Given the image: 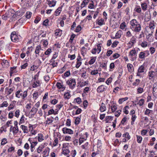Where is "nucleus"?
Segmentation results:
<instances>
[{
	"label": "nucleus",
	"instance_id": "nucleus-37",
	"mask_svg": "<svg viewBox=\"0 0 157 157\" xmlns=\"http://www.w3.org/2000/svg\"><path fill=\"white\" fill-rule=\"evenodd\" d=\"M140 82V80L138 79H136V80L135 81L132 83V85L134 86H137L139 84Z\"/></svg>",
	"mask_w": 157,
	"mask_h": 157
},
{
	"label": "nucleus",
	"instance_id": "nucleus-16",
	"mask_svg": "<svg viewBox=\"0 0 157 157\" xmlns=\"http://www.w3.org/2000/svg\"><path fill=\"white\" fill-rule=\"evenodd\" d=\"M51 52L52 50L50 48L48 49L47 51L45 52L44 54L43 55V56H41V57H42V59L43 60L45 59V58H44V55H48Z\"/></svg>",
	"mask_w": 157,
	"mask_h": 157
},
{
	"label": "nucleus",
	"instance_id": "nucleus-55",
	"mask_svg": "<svg viewBox=\"0 0 157 157\" xmlns=\"http://www.w3.org/2000/svg\"><path fill=\"white\" fill-rule=\"evenodd\" d=\"M121 110H119L115 112V116L117 117H118L121 114Z\"/></svg>",
	"mask_w": 157,
	"mask_h": 157
},
{
	"label": "nucleus",
	"instance_id": "nucleus-5",
	"mask_svg": "<svg viewBox=\"0 0 157 157\" xmlns=\"http://www.w3.org/2000/svg\"><path fill=\"white\" fill-rule=\"evenodd\" d=\"M149 55V51H148L141 52L139 54V57L140 59H143L146 57L148 56Z\"/></svg>",
	"mask_w": 157,
	"mask_h": 157
},
{
	"label": "nucleus",
	"instance_id": "nucleus-11",
	"mask_svg": "<svg viewBox=\"0 0 157 157\" xmlns=\"http://www.w3.org/2000/svg\"><path fill=\"white\" fill-rule=\"evenodd\" d=\"M41 49V47L40 46L38 45L36 47V49L35 52L36 54L35 56L36 57H37L39 55V53Z\"/></svg>",
	"mask_w": 157,
	"mask_h": 157
},
{
	"label": "nucleus",
	"instance_id": "nucleus-23",
	"mask_svg": "<svg viewBox=\"0 0 157 157\" xmlns=\"http://www.w3.org/2000/svg\"><path fill=\"white\" fill-rule=\"evenodd\" d=\"M97 21V22L99 25L101 26L105 24V23L104 22V20L102 18H101L100 20L98 19Z\"/></svg>",
	"mask_w": 157,
	"mask_h": 157
},
{
	"label": "nucleus",
	"instance_id": "nucleus-36",
	"mask_svg": "<svg viewBox=\"0 0 157 157\" xmlns=\"http://www.w3.org/2000/svg\"><path fill=\"white\" fill-rule=\"evenodd\" d=\"M136 117L135 114H132V116L131 119L132 120L131 122V124L132 125L133 124H134V122L135 121L136 119Z\"/></svg>",
	"mask_w": 157,
	"mask_h": 157
},
{
	"label": "nucleus",
	"instance_id": "nucleus-19",
	"mask_svg": "<svg viewBox=\"0 0 157 157\" xmlns=\"http://www.w3.org/2000/svg\"><path fill=\"white\" fill-rule=\"evenodd\" d=\"M55 34L56 36H60L62 34V30L59 29H56L55 31Z\"/></svg>",
	"mask_w": 157,
	"mask_h": 157
},
{
	"label": "nucleus",
	"instance_id": "nucleus-7",
	"mask_svg": "<svg viewBox=\"0 0 157 157\" xmlns=\"http://www.w3.org/2000/svg\"><path fill=\"white\" fill-rule=\"evenodd\" d=\"M145 70V68L144 65H142L138 68L137 72L136 73V76H141V73L144 72Z\"/></svg>",
	"mask_w": 157,
	"mask_h": 157
},
{
	"label": "nucleus",
	"instance_id": "nucleus-18",
	"mask_svg": "<svg viewBox=\"0 0 157 157\" xmlns=\"http://www.w3.org/2000/svg\"><path fill=\"white\" fill-rule=\"evenodd\" d=\"M99 109L101 112H103L106 110V107L105 106L104 104L103 103H102L101 104V105Z\"/></svg>",
	"mask_w": 157,
	"mask_h": 157
},
{
	"label": "nucleus",
	"instance_id": "nucleus-53",
	"mask_svg": "<svg viewBox=\"0 0 157 157\" xmlns=\"http://www.w3.org/2000/svg\"><path fill=\"white\" fill-rule=\"evenodd\" d=\"M125 35L127 37H130L132 36V33L130 31H128L126 32Z\"/></svg>",
	"mask_w": 157,
	"mask_h": 157
},
{
	"label": "nucleus",
	"instance_id": "nucleus-20",
	"mask_svg": "<svg viewBox=\"0 0 157 157\" xmlns=\"http://www.w3.org/2000/svg\"><path fill=\"white\" fill-rule=\"evenodd\" d=\"M20 128L22 129L24 133H27L28 132V128L27 126L22 125L21 126Z\"/></svg>",
	"mask_w": 157,
	"mask_h": 157
},
{
	"label": "nucleus",
	"instance_id": "nucleus-60",
	"mask_svg": "<svg viewBox=\"0 0 157 157\" xmlns=\"http://www.w3.org/2000/svg\"><path fill=\"white\" fill-rule=\"evenodd\" d=\"M80 122V118L78 117H77L75 121V124H78Z\"/></svg>",
	"mask_w": 157,
	"mask_h": 157
},
{
	"label": "nucleus",
	"instance_id": "nucleus-41",
	"mask_svg": "<svg viewBox=\"0 0 157 157\" xmlns=\"http://www.w3.org/2000/svg\"><path fill=\"white\" fill-rule=\"evenodd\" d=\"M70 95L68 92L64 94V97L65 99H69L70 98Z\"/></svg>",
	"mask_w": 157,
	"mask_h": 157
},
{
	"label": "nucleus",
	"instance_id": "nucleus-64",
	"mask_svg": "<svg viewBox=\"0 0 157 157\" xmlns=\"http://www.w3.org/2000/svg\"><path fill=\"white\" fill-rule=\"evenodd\" d=\"M23 151L21 149H19L17 151V154L18 156H21L23 154Z\"/></svg>",
	"mask_w": 157,
	"mask_h": 157
},
{
	"label": "nucleus",
	"instance_id": "nucleus-1",
	"mask_svg": "<svg viewBox=\"0 0 157 157\" xmlns=\"http://www.w3.org/2000/svg\"><path fill=\"white\" fill-rule=\"evenodd\" d=\"M130 28L132 31L135 32H139L141 29V26L139 22L135 19L131 20L130 22Z\"/></svg>",
	"mask_w": 157,
	"mask_h": 157
},
{
	"label": "nucleus",
	"instance_id": "nucleus-13",
	"mask_svg": "<svg viewBox=\"0 0 157 157\" xmlns=\"http://www.w3.org/2000/svg\"><path fill=\"white\" fill-rule=\"evenodd\" d=\"M14 89V87H12L10 88H9L8 87H6L5 88V90H7V95H9L13 91Z\"/></svg>",
	"mask_w": 157,
	"mask_h": 157
},
{
	"label": "nucleus",
	"instance_id": "nucleus-28",
	"mask_svg": "<svg viewBox=\"0 0 157 157\" xmlns=\"http://www.w3.org/2000/svg\"><path fill=\"white\" fill-rule=\"evenodd\" d=\"M127 67L129 72H132L133 71V66L130 63H128L127 65Z\"/></svg>",
	"mask_w": 157,
	"mask_h": 157
},
{
	"label": "nucleus",
	"instance_id": "nucleus-54",
	"mask_svg": "<svg viewBox=\"0 0 157 157\" xmlns=\"http://www.w3.org/2000/svg\"><path fill=\"white\" fill-rule=\"evenodd\" d=\"M8 105V104L7 102L6 101H4L1 105V107H7Z\"/></svg>",
	"mask_w": 157,
	"mask_h": 157
},
{
	"label": "nucleus",
	"instance_id": "nucleus-32",
	"mask_svg": "<svg viewBox=\"0 0 157 157\" xmlns=\"http://www.w3.org/2000/svg\"><path fill=\"white\" fill-rule=\"evenodd\" d=\"M96 59V57H94L92 58L89 61V64L90 65H91V64H93L95 61Z\"/></svg>",
	"mask_w": 157,
	"mask_h": 157
},
{
	"label": "nucleus",
	"instance_id": "nucleus-62",
	"mask_svg": "<svg viewBox=\"0 0 157 157\" xmlns=\"http://www.w3.org/2000/svg\"><path fill=\"white\" fill-rule=\"evenodd\" d=\"M112 78H109L105 82L108 85L109 84V83H111L112 81Z\"/></svg>",
	"mask_w": 157,
	"mask_h": 157
},
{
	"label": "nucleus",
	"instance_id": "nucleus-50",
	"mask_svg": "<svg viewBox=\"0 0 157 157\" xmlns=\"http://www.w3.org/2000/svg\"><path fill=\"white\" fill-rule=\"evenodd\" d=\"M111 108L112 112L115 111L117 109V106L115 105H112L111 106Z\"/></svg>",
	"mask_w": 157,
	"mask_h": 157
},
{
	"label": "nucleus",
	"instance_id": "nucleus-49",
	"mask_svg": "<svg viewBox=\"0 0 157 157\" xmlns=\"http://www.w3.org/2000/svg\"><path fill=\"white\" fill-rule=\"evenodd\" d=\"M70 152L69 150H63L62 153L65 155H67V157H68V155Z\"/></svg>",
	"mask_w": 157,
	"mask_h": 157
},
{
	"label": "nucleus",
	"instance_id": "nucleus-59",
	"mask_svg": "<svg viewBox=\"0 0 157 157\" xmlns=\"http://www.w3.org/2000/svg\"><path fill=\"white\" fill-rule=\"evenodd\" d=\"M149 50L150 53L151 54H153L155 51V48L153 47H151V48H150Z\"/></svg>",
	"mask_w": 157,
	"mask_h": 157
},
{
	"label": "nucleus",
	"instance_id": "nucleus-38",
	"mask_svg": "<svg viewBox=\"0 0 157 157\" xmlns=\"http://www.w3.org/2000/svg\"><path fill=\"white\" fill-rule=\"evenodd\" d=\"M20 110L19 109H17L15 112L14 116L17 118H18L20 115Z\"/></svg>",
	"mask_w": 157,
	"mask_h": 157
},
{
	"label": "nucleus",
	"instance_id": "nucleus-57",
	"mask_svg": "<svg viewBox=\"0 0 157 157\" xmlns=\"http://www.w3.org/2000/svg\"><path fill=\"white\" fill-rule=\"evenodd\" d=\"M147 43L146 41H144L141 43V45L142 47H145L147 46Z\"/></svg>",
	"mask_w": 157,
	"mask_h": 157
},
{
	"label": "nucleus",
	"instance_id": "nucleus-25",
	"mask_svg": "<svg viewBox=\"0 0 157 157\" xmlns=\"http://www.w3.org/2000/svg\"><path fill=\"white\" fill-rule=\"evenodd\" d=\"M137 142L139 144L141 143L142 140V137L140 136L136 135Z\"/></svg>",
	"mask_w": 157,
	"mask_h": 157
},
{
	"label": "nucleus",
	"instance_id": "nucleus-15",
	"mask_svg": "<svg viewBox=\"0 0 157 157\" xmlns=\"http://www.w3.org/2000/svg\"><path fill=\"white\" fill-rule=\"evenodd\" d=\"M28 141H29L31 144V148H35V147L37 144V141H32L30 138L29 139Z\"/></svg>",
	"mask_w": 157,
	"mask_h": 157
},
{
	"label": "nucleus",
	"instance_id": "nucleus-3",
	"mask_svg": "<svg viewBox=\"0 0 157 157\" xmlns=\"http://www.w3.org/2000/svg\"><path fill=\"white\" fill-rule=\"evenodd\" d=\"M154 25L151 23L149 26H147L145 28V32L146 34L147 35V36H151L154 32Z\"/></svg>",
	"mask_w": 157,
	"mask_h": 157
},
{
	"label": "nucleus",
	"instance_id": "nucleus-4",
	"mask_svg": "<svg viewBox=\"0 0 157 157\" xmlns=\"http://www.w3.org/2000/svg\"><path fill=\"white\" fill-rule=\"evenodd\" d=\"M66 83L69 85L70 89H73L76 85L75 80L74 79H71L68 80Z\"/></svg>",
	"mask_w": 157,
	"mask_h": 157
},
{
	"label": "nucleus",
	"instance_id": "nucleus-22",
	"mask_svg": "<svg viewBox=\"0 0 157 157\" xmlns=\"http://www.w3.org/2000/svg\"><path fill=\"white\" fill-rule=\"evenodd\" d=\"M10 131V132H11L12 131L13 134H16L18 132L16 128L13 127L12 126H11Z\"/></svg>",
	"mask_w": 157,
	"mask_h": 157
},
{
	"label": "nucleus",
	"instance_id": "nucleus-42",
	"mask_svg": "<svg viewBox=\"0 0 157 157\" xmlns=\"http://www.w3.org/2000/svg\"><path fill=\"white\" fill-rule=\"evenodd\" d=\"M129 108V107L128 106H126L124 109V112L126 114H127L128 113V109Z\"/></svg>",
	"mask_w": 157,
	"mask_h": 157
},
{
	"label": "nucleus",
	"instance_id": "nucleus-47",
	"mask_svg": "<svg viewBox=\"0 0 157 157\" xmlns=\"http://www.w3.org/2000/svg\"><path fill=\"white\" fill-rule=\"evenodd\" d=\"M82 64V62L81 61H77L75 67L76 68H78Z\"/></svg>",
	"mask_w": 157,
	"mask_h": 157
},
{
	"label": "nucleus",
	"instance_id": "nucleus-58",
	"mask_svg": "<svg viewBox=\"0 0 157 157\" xmlns=\"http://www.w3.org/2000/svg\"><path fill=\"white\" fill-rule=\"evenodd\" d=\"M82 27L80 25H78L75 29V32L78 33L81 30Z\"/></svg>",
	"mask_w": 157,
	"mask_h": 157
},
{
	"label": "nucleus",
	"instance_id": "nucleus-8",
	"mask_svg": "<svg viewBox=\"0 0 157 157\" xmlns=\"http://www.w3.org/2000/svg\"><path fill=\"white\" fill-rule=\"evenodd\" d=\"M11 39L13 41H18V36L16 35L15 32H13L11 35Z\"/></svg>",
	"mask_w": 157,
	"mask_h": 157
},
{
	"label": "nucleus",
	"instance_id": "nucleus-14",
	"mask_svg": "<svg viewBox=\"0 0 157 157\" xmlns=\"http://www.w3.org/2000/svg\"><path fill=\"white\" fill-rule=\"evenodd\" d=\"M148 74L149 79L150 80L155 77V72L154 71H149Z\"/></svg>",
	"mask_w": 157,
	"mask_h": 157
},
{
	"label": "nucleus",
	"instance_id": "nucleus-2",
	"mask_svg": "<svg viewBox=\"0 0 157 157\" xmlns=\"http://www.w3.org/2000/svg\"><path fill=\"white\" fill-rule=\"evenodd\" d=\"M16 97L18 98H21L24 100H25V98L27 95V91H23L21 90L17 91L15 94Z\"/></svg>",
	"mask_w": 157,
	"mask_h": 157
},
{
	"label": "nucleus",
	"instance_id": "nucleus-56",
	"mask_svg": "<svg viewBox=\"0 0 157 157\" xmlns=\"http://www.w3.org/2000/svg\"><path fill=\"white\" fill-rule=\"evenodd\" d=\"M58 139L57 138H55L53 142V145L54 146H56L58 144Z\"/></svg>",
	"mask_w": 157,
	"mask_h": 157
},
{
	"label": "nucleus",
	"instance_id": "nucleus-35",
	"mask_svg": "<svg viewBox=\"0 0 157 157\" xmlns=\"http://www.w3.org/2000/svg\"><path fill=\"white\" fill-rule=\"evenodd\" d=\"M113 120V117L111 116H108L105 117V120L106 123L109 122V120Z\"/></svg>",
	"mask_w": 157,
	"mask_h": 157
},
{
	"label": "nucleus",
	"instance_id": "nucleus-46",
	"mask_svg": "<svg viewBox=\"0 0 157 157\" xmlns=\"http://www.w3.org/2000/svg\"><path fill=\"white\" fill-rule=\"evenodd\" d=\"M48 114V115H51L53 114L54 115H56V113H55V111L53 109H52L49 110Z\"/></svg>",
	"mask_w": 157,
	"mask_h": 157
},
{
	"label": "nucleus",
	"instance_id": "nucleus-30",
	"mask_svg": "<svg viewBox=\"0 0 157 157\" xmlns=\"http://www.w3.org/2000/svg\"><path fill=\"white\" fill-rule=\"evenodd\" d=\"M123 136L125 138L127 139V140H129L131 136L129 135L128 132H126L123 135Z\"/></svg>",
	"mask_w": 157,
	"mask_h": 157
},
{
	"label": "nucleus",
	"instance_id": "nucleus-31",
	"mask_svg": "<svg viewBox=\"0 0 157 157\" xmlns=\"http://www.w3.org/2000/svg\"><path fill=\"white\" fill-rule=\"evenodd\" d=\"M88 84V82L87 81H85L81 82L80 85V86L81 87H82L86 86H87Z\"/></svg>",
	"mask_w": 157,
	"mask_h": 157
},
{
	"label": "nucleus",
	"instance_id": "nucleus-29",
	"mask_svg": "<svg viewBox=\"0 0 157 157\" xmlns=\"http://www.w3.org/2000/svg\"><path fill=\"white\" fill-rule=\"evenodd\" d=\"M89 0H84L81 4V8L84 7L89 2Z\"/></svg>",
	"mask_w": 157,
	"mask_h": 157
},
{
	"label": "nucleus",
	"instance_id": "nucleus-43",
	"mask_svg": "<svg viewBox=\"0 0 157 157\" xmlns=\"http://www.w3.org/2000/svg\"><path fill=\"white\" fill-rule=\"evenodd\" d=\"M61 8H58L55 11V14L56 16H58L61 12Z\"/></svg>",
	"mask_w": 157,
	"mask_h": 157
},
{
	"label": "nucleus",
	"instance_id": "nucleus-17",
	"mask_svg": "<svg viewBox=\"0 0 157 157\" xmlns=\"http://www.w3.org/2000/svg\"><path fill=\"white\" fill-rule=\"evenodd\" d=\"M57 87L59 89H63V90L65 89V87L62 85V83L60 82H58L56 84Z\"/></svg>",
	"mask_w": 157,
	"mask_h": 157
},
{
	"label": "nucleus",
	"instance_id": "nucleus-33",
	"mask_svg": "<svg viewBox=\"0 0 157 157\" xmlns=\"http://www.w3.org/2000/svg\"><path fill=\"white\" fill-rule=\"evenodd\" d=\"M141 7L142 9L144 10H146L147 7V5L146 3H143L141 4Z\"/></svg>",
	"mask_w": 157,
	"mask_h": 157
},
{
	"label": "nucleus",
	"instance_id": "nucleus-40",
	"mask_svg": "<svg viewBox=\"0 0 157 157\" xmlns=\"http://www.w3.org/2000/svg\"><path fill=\"white\" fill-rule=\"evenodd\" d=\"M144 100L143 99H142L139 101V102L137 104H139V105L140 106H142L144 104Z\"/></svg>",
	"mask_w": 157,
	"mask_h": 157
},
{
	"label": "nucleus",
	"instance_id": "nucleus-45",
	"mask_svg": "<svg viewBox=\"0 0 157 157\" xmlns=\"http://www.w3.org/2000/svg\"><path fill=\"white\" fill-rule=\"evenodd\" d=\"M31 15L32 13L28 11L26 12L25 15V17L26 18L29 19L30 18Z\"/></svg>",
	"mask_w": 157,
	"mask_h": 157
},
{
	"label": "nucleus",
	"instance_id": "nucleus-6",
	"mask_svg": "<svg viewBox=\"0 0 157 157\" xmlns=\"http://www.w3.org/2000/svg\"><path fill=\"white\" fill-rule=\"evenodd\" d=\"M129 56L132 58V60H134L136 58V52L135 49L132 50L129 53Z\"/></svg>",
	"mask_w": 157,
	"mask_h": 157
},
{
	"label": "nucleus",
	"instance_id": "nucleus-52",
	"mask_svg": "<svg viewBox=\"0 0 157 157\" xmlns=\"http://www.w3.org/2000/svg\"><path fill=\"white\" fill-rule=\"evenodd\" d=\"M97 51H98V53L99 54L100 52L101 51V44H99L97 45V48L96 49Z\"/></svg>",
	"mask_w": 157,
	"mask_h": 157
},
{
	"label": "nucleus",
	"instance_id": "nucleus-51",
	"mask_svg": "<svg viewBox=\"0 0 157 157\" xmlns=\"http://www.w3.org/2000/svg\"><path fill=\"white\" fill-rule=\"evenodd\" d=\"M152 111L149 109H147L144 112V114L146 115H148Z\"/></svg>",
	"mask_w": 157,
	"mask_h": 157
},
{
	"label": "nucleus",
	"instance_id": "nucleus-34",
	"mask_svg": "<svg viewBox=\"0 0 157 157\" xmlns=\"http://www.w3.org/2000/svg\"><path fill=\"white\" fill-rule=\"evenodd\" d=\"M37 110H38V109L37 108L33 107L32 108V109L31 110V111L30 112V113L31 112L33 113V115H34L36 113L37 111Z\"/></svg>",
	"mask_w": 157,
	"mask_h": 157
},
{
	"label": "nucleus",
	"instance_id": "nucleus-26",
	"mask_svg": "<svg viewBox=\"0 0 157 157\" xmlns=\"http://www.w3.org/2000/svg\"><path fill=\"white\" fill-rule=\"evenodd\" d=\"M40 83L39 81H36L34 82L33 83V88H36L40 86Z\"/></svg>",
	"mask_w": 157,
	"mask_h": 157
},
{
	"label": "nucleus",
	"instance_id": "nucleus-61",
	"mask_svg": "<svg viewBox=\"0 0 157 157\" xmlns=\"http://www.w3.org/2000/svg\"><path fill=\"white\" fill-rule=\"evenodd\" d=\"M7 142V139L6 138H4L2 139L1 144L2 145H4Z\"/></svg>",
	"mask_w": 157,
	"mask_h": 157
},
{
	"label": "nucleus",
	"instance_id": "nucleus-9",
	"mask_svg": "<svg viewBox=\"0 0 157 157\" xmlns=\"http://www.w3.org/2000/svg\"><path fill=\"white\" fill-rule=\"evenodd\" d=\"M62 131L64 134L68 133L72 134L73 133V131L70 129L67 128L66 127L62 129Z\"/></svg>",
	"mask_w": 157,
	"mask_h": 157
},
{
	"label": "nucleus",
	"instance_id": "nucleus-44",
	"mask_svg": "<svg viewBox=\"0 0 157 157\" xmlns=\"http://www.w3.org/2000/svg\"><path fill=\"white\" fill-rule=\"evenodd\" d=\"M86 49L85 47H83L82 48L81 50V54L83 56H84V55L86 54Z\"/></svg>",
	"mask_w": 157,
	"mask_h": 157
},
{
	"label": "nucleus",
	"instance_id": "nucleus-21",
	"mask_svg": "<svg viewBox=\"0 0 157 157\" xmlns=\"http://www.w3.org/2000/svg\"><path fill=\"white\" fill-rule=\"evenodd\" d=\"M37 139L39 142H41L44 140V137L42 134L41 133L38 134Z\"/></svg>",
	"mask_w": 157,
	"mask_h": 157
},
{
	"label": "nucleus",
	"instance_id": "nucleus-39",
	"mask_svg": "<svg viewBox=\"0 0 157 157\" xmlns=\"http://www.w3.org/2000/svg\"><path fill=\"white\" fill-rule=\"evenodd\" d=\"M147 130L145 129H143L141 132V134L142 136H144L147 134Z\"/></svg>",
	"mask_w": 157,
	"mask_h": 157
},
{
	"label": "nucleus",
	"instance_id": "nucleus-63",
	"mask_svg": "<svg viewBox=\"0 0 157 157\" xmlns=\"http://www.w3.org/2000/svg\"><path fill=\"white\" fill-rule=\"evenodd\" d=\"M38 68V67L36 66L33 65L30 68V70L34 71Z\"/></svg>",
	"mask_w": 157,
	"mask_h": 157
},
{
	"label": "nucleus",
	"instance_id": "nucleus-12",
	"mask_svg": "<svg viewBox=\"0 0 157 157\" xmlns=\"http://www.w3.org/2000/svg\"><path fill=\"white\" fill-rule=\"evenodd\" d=\"M47 1L48 2V4L50 7L54 6L56 3V1L53 0H47Z\"/></svg>",
	"mask_w": 157,
	"mask_h": 157
},
{
	"label": "nucleus",
	"instance_id": "nucleus-24",
	"mask_svg": "<svg viewBox=\"0 0 157 157\" xmlns=\"http://www.w3.org/2000/svg\"><path fill=\"white\" fill-rule=\"evenodd\" d=\"M122 32L121 30H119L117 32L115 35V37L116 38H120Z\"/></svg>",
	"mask_w": 157,
	"mask_h": 157
},
{
	"label": "nucleus",
	"instance_id": "nucleus-27",
	"mask_svg": "<svg viewBox=\"0 0 157 157\" xmlns=\"http://www.w3.org/2000/svg\"><path fill=\"white\" fill-rule=\"evenodd\" d=\"M128 98L127 97H126L124 98H121L119 99L118 102L119 104H121L123 102L126 101L128 99Z\"/></svg>",
	"mask_w": 157,
	"mask_h": 157
},
{
	"label": "nucleus",
	"instance_id": "nucleus-10",
	"mask_svg": "<svg viewBox=\"0 0 157 157\" xmlns=\"http://www.w3.org/2000/svg\"><path fill=\"white\" fill-rule=\"evenodd\" d=\"M105 89L104 86L102 85L98 87L97 89V91L98 93H100L104 91Z\"/></svg>",
	"mask_w": 157,
	"mask_h": 157
},
{
	"label": "nucleus",
	"instance_id": "nucleus-48",
	"mask_svg": "<svg viewBox=\"0 0 157 157\" xmlns=\"http://www.w3.org/2000/svg\"><path fill=\"white\" fill-rule=\"evenodd\" d=\"M98 73V70H95L92 71L90 72L91 75H95Z\"/></svg>",
	"mask_w": 157,
	"mask_h": 157
}]
</instances>
